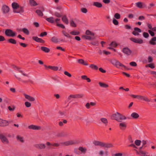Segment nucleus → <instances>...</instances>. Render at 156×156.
I'll list each match as a JSON object with an SVG mask.
<instances>
[{"instance_id":"nucleus-1","label":"nucleus","mask_w":156,"mask_h":156,"mask_svg":"<svg viewBox=\"0 0 156 156\" xmlns=\"http://www.w3.org/2000/svg\"><path fill=\"white\" fill-rule=\"evenodd\" d=\"M111 118L112 119L115 120L119 122H121L122 120H125L127 119L125 116L118 112L113 114Z\"/></svg>"},{"instance_id":"nucleus-2","label":"nucleus","mask_w":156,"mask_h":156,"mask_svg":"<svg viewBox=\"0 0 156 156\" xmlns=\"http://www.w3.org/2000/svg\"><path fill=\"white\" fill-rule=\"evenodd\" d=\"M117 68H119L120 67H123L126 69H129L127 68V67L120 63L118 60L115 59H112L110 61Z\"/></svg>"},{"instance_id":"nucleus-3","label":"nucleus","mask_w":156,"mask_h":156,"mask_svg":"<svg viewBox=\"0 0 156 156\" xmlns=\"http://www.w3.org/2000/svg\"><path fill=\"white\" fill-rule=\"evenodd\" d=\"M5 34L7 36L12 37H14L16 35V32L10 29L5 30Z\"/></svg>"},{"instance_id":"nucleus-4","label":"nucleus","mask_w":156,"mask_h":156,"mask_svg":"<svg viewBox=\"0 0 156 156\" xmlns=\"http://www.w3.org/2000/svg\"><path fill=\"white\" fill-rule=\"evenodd\" d=\"M75 144V142L72 140H68L66 142H62L59 143V146H65L72 145Z\"/></svg>"},{"instance_id":"nucleus-5","label":"nucleus","mask_w":156,"mask_h":156,"mask_svg":"<svg viewBox=\"0 0 156 156\" xmlns=\"http://www.w3.org/2000/svg\"><path fill=\"white\" fill-rule=\"evenodd\" d=\"M46 20L48 22L51 23H54L55 22L57 24V26H58V18H55L54 17H51L46 18Z\"/></svg>"},{"instance_id":"nucleus-6","label":"nucleus","mask_w":156,"mask_h":156,"mask_svg":"<svg viewBox=\"0 0 156 156\" xmlns=\"http://www.w3.org/2000/svg\"><path fill=\"white\" fill-rule=\"evenodd\" d=\"M15 76L19 80L22 81L23 83H27L28 81L26 80V78L19 73L16 74L15 75Z\"/></svg>"},{"instance_id":"nucleus-7","label":"nucleus","mask_w":156,"mask_h":156,"mask_svg":"<svg viewBox=\"0 0 156 156\" xmlns=\"http://www.w3.org/2000/svg\"><path fill=\"white\" fill-rule=\"evenodd\" d=\"M34 146L36 149L39 150L44 149L47 148V146L46 144L43 143H39L35 144Z\"/></svg>"},{"instance_id":"nucleus-8","label":"nucleus","mask_w":156,"mask_h":156,"mask_svg":"<svg viewBox=\"0 0 156 156\" xmlns=\"http://www.w3.org/2000/svg\"><path fill=\"white\" fill-rule=\"evenodd\" d=\"M0 139L2 142L4 144H8L9 143L8 139L3 133H0Z\"/></svg>"},{"instance_id":"nucleus-9","label":"nucleus","mask_w":156,"mask_h":156,"mask_svg":"<svg viewBox=\"0 0 156 156\" xmlns=\"http://www.w3.org/2000/svg\"><path fill=\"white\" fill-rule=\"evenodd\" d=\"M24 11V7L21 6H19V7H18L17 9L13 10V12L17 13H20L21 14L23 13Z\"/></svg>"},{"instance_id":"nucleus-10","label":"nucleus","mask_w":156,"mask_h":156,"mask_svg":"<svg viewBox=\"0 0 156 156\" xmlns=\"http://www.w3.org/2000/svg\"><path fill=\"white\" fill-rule=\"evenodd\" d=\"M46 144L47 146V149L48 150H49L51 148V146L57 147L58 146V144L57 143H53V144H51L50 142L48 141L46 142Z\"/></svg>"},{"instance_id":"nucleus-11","label":"nucleus","mask_w":156,"mask_h":156,"mask_svg":"<svg viewBox=\"0 0 156 156\" xmlns=\"http://www.w3.org/2000/svg\"><path fill=\"white\" fill-rule=\"evenodd\" d=\"M130 40L133 42L138 44H142L143 43V40L140 38H136L134 37H131Z\"/></svg>"},{"instance_id":"nucleus-12","label":"nucleus","mask_w":156,"mask_h":156,"mask_svg":"<svg viewBox=\"0 0 156 156\" xmlns=\"http://www.w3.org/2000/svg\"><path fill=\"white\" fill-rule=\"evenodd\" d=\"M2 9V12L4 14L8 13L9 11V7L6 5H3Z\"/></svg>"},{"instance_id":"nucleus-13","label":"nucleus","mask_w":156,"mask_h":156,"mask_svg":"<svg viewBox=\"0 0 156 156\" xmlns=\"http://www.w3.org/2000/svg\"><path fill=\"white\" fill-rule=\"evenodd\" d=\"M9 124V121L0 119V126H8Z\"/></svg>"},{"instance_id":"nucleus-14","label":"nucleus","mask_w":156,"mask_h":156,"mask_svg":"<svg viewBox=\"0 0 156 156\" xmlns=\"http://www.w3.org/2000/svg\"><path fill=\"white\" fill-rule=\"evenodd\" d=\"M134 29V30L133 31L132 33L135 36L139 35V33L141 32V30L138 27H135Z\"/></svg>"},{"instance_id":"nucleus-15","label":"nucleus","mask_w":156,"mask_h":156,"mask_svg":"<svg viewBox=\"0 0 156 156\" xmlns=\"http://www.w3.org/2000/svg\"><path fill=\"white\" fill-rule=\"evenodd\" d=\"M123 52L127 55H130L131 53V51L128 48H124L122 49Z\"/></svg>"},{"instance_id":"nucleus-16","label":"nucleus","mask_w":156,"mask_h":156,"mask_svg":"<svg viewBox=\"0 0 156 156\" xmlns=\"http://www.w3.org/2000/svg\"><path fill=\"white\" fill-rule=\"evenodd\" d=\"M28 128L29 129L34 130H40L41 129V126L34 125H31L28 126Z\"/></svg>"},{"instance_id":"nucleus-17","label":"nucleus","mask_w":156,"mask_h":156,"mask_svg":"<svg viewBox=\"0 0 156 156\" xmlns=\"http://www.w3.org/2000/svg\"><path fill=\"white\" fill-rule=\"evenodd\" d=\"M23 95L26 99L30 101H34L35 100V99L34 97H32L28 94L24 93L23 94Z\"/></svg>"},{"instance_id":"nucleus-18","label":"nucleus","mask_w":156,"mask_h":156,"mask_svg":"<svg viewBox=\"0 0 156 156\" xmlns=\"http://www.w3.org/2000/svg\"><path fill=\"white\" fill-rule=\"evenodd\" d=\"M32 39L36 41L41 43H44L45 41L41 38H39L36 36H34L32 37Z\"/></svg>"},{"instance_id":"nucleus-19","label":"nucleus","mask_w":156,"mask_h":156,"mask_svg":"<svg viewBox=\"0 0 156 156\" xmlns=\"http://www.w3.org/2000/svg\"><path fill=\"white\" fill-rule=\"evenodd\" d=\"M138 99L142 100L143 101L147 102H150V100L147 97L140 95H139Z\"/></svg>"},{"instance_id":"nucleus-20","label":"nucleus","mask_w":156,"mask_h":156,"mask_svg":"<svg viewBox=\"0 0 156 156\" xmlns=\"http://www.w3.org/2000/svg\"><path fill=\"white\" fill-rule=\"evenodd\" d=\"M62 16V21L66 23V24H68L69 22H68V19L67 18L66 16V15H64L63 16H62L61 15H60L59 14V17Z\"/></svg>"},{"instance_id":"nucleus-21","label":"nucleus","mask_w":156,"mask_h":156,"mask_svg":"<svg viewBox=\"0 0 156 156\" xmlns=\"http://www.w3.org/2000/svg\"><path fill=\"white\" fill-rule=\"evenodd\" d=\"M120 129L122 130H124L126 129L127 125L125 122L120 123L119 125Z\"/></svg>"},{"instance_id":"nucleus-22","label":"nucleus","mask_w":156,"mask_h":156,"mask_svg":"<svg viewBox=\"0 0 156 156\" xmlns=\"http://www.w3.org/2000/svg\"><path fill=\"white\" fill-rule=\"evenodd\" d=\"M136 6L140 8H142L146 7V5L145 4H143V3L141 2H138L136 3Z\"/></svg>"},{"instance_id":"nucleus-23","label":"nucleus","mask_w":156,"mask_h":156,"mask_svg":"<svg viewBox=\"0 0 156 156\" xmlns=\"http://www.w3.org/2000/svg\"><path fill=\"white\" fill-rule=\"evenodd\" d=\"M156 37H152L149 41L150 44L152 45H155L156 44Z\"/></svg>"},{"instance_id":"nucleus-24","label":"nucleus","mask_w":156,"mask_h":156,"mask_svg":"<svg viewBox=\"0 0 156 156\" xmlns=\"http://www.w3.org/2000/svg\"><path fill=\"white\" fill-rule=\"evenodd\" d=\"M82 38H83L86 39V40H93L95 39V37L94 36V37H91L89 36H87L85 35H83L82 36Z\"/></svg>"},{"instance_id":"nucleus-25","label":"nucleus","mask_w":156,"mask_h":156,"mask_svg":"<svg viewBox=\"0 0 156 156\" xmlns=\"http://www.w3.org/2000/svg\"><path fill=\"white\" fill-rule=\"evenodd\" d=\"M93 5V6L99 8H101L102 6V4L101 3L97 2H94Z\"/></svg>"},{"instance_id":"nucleus-26","label":"nucleus","mask_w":156,"mask_h":156,"mask_svg":"<svg viewBox=\"0 0 156 156\" xmlns=\"http://www.w3.org/2000/svg\"><path fill=\"white\" fill-rule=\"evenodd\" d=\"M100 121L102 123L104 124L105 126H107L108 123L107 119L105 118H101L100 119Z\"/></svg>"},{"instance_id":"nucleus-27","label":"nucleus","mask_w":156,"mask_h":156,"mask_svg":"<svg viewBox=\"0 0 156 156\" xmlns=\"http://www.w3.org/2000/svg\"><path fill=\"white\" fill-rule=\"evenodd\" d=\"M131 117L134 119H137L139 117V115L136 112H133L131 115Z\"/></svg>"},{"instance_id":"nucleus-28","label":"nucleus","mask_w":156,"mask_h":156,"mask_svg":"<svg viewBox=\"0 0 156 156\" xmlns=\"http://www.w3.org/2000/svg\"><path fill=\"white\" fill-rule=\"evenodd\" d=\"M16 139L18 141H19L21 143H23L24 142V141L23 137L20 135H17L16 136Z\"/></svg>"},{"instance_id":"nucleus-29","label":"nucleus","mask_w":156,"mask_h":156,"mask_svg":"<svg viewBox=\"0 0 156 156\" xmlns=\"http://www.w3.org/2000/svg\"><path fill=\"white\" fill-rule=\"evenodd\" d=\"M19 31H22L24 34L27 35H28L29 34V31L26 28H23L22 29H20L19 30Z\"/></svg>"},{"instance_id":"nucleus-30","label":"nucleus","mask_w":156,"mask_h":156,"mask_svg":"<svg viewBox=\"0 0 156 156\" xmlns=\"http://www.w3.org/2000/svg\"><path fill=\"white\" fill-rule=\"evenodd\" d=\"M41 50L46 53H48L50 51V50L49 48L44 46L41 47Z\"/></svg>"},{"instance_id":"nucleus-31","label":"nucleus","mask_w":156,"mask_h":156,"mask_svg":"<svg viewBox=\"0 0 156 156\" xmlns=\"http://www.w3.org/2000/svg\"><path fill=\"white\" fill-rule=\"evenodd\" d=\"M77 61L79 63L85 66H87L88 65L87 62H85L84 60L83 59H79L77 60Z\"/></svg>"},{"instance_id":"nucleus-32","label":"nucleus","mask_w":156,"mask_h":156,"mask_svg":"<svg viewBox=\"0 0 156 156\" xmlns=\"http://www.w3.org/2000/svg\"><path fill=\"white\" fill-rule=\"evenodd\" d=\"M52 42L54 43H57L58 41V39L57 37L53 36L51 39Z\"/></svg>"},{"instance_id":"nucleus-33","label":"nucleus","mask_w":156,"mask_h":156,"mask_svg":"<svg viewBox=\"0 0 156 156\" xmlns=\"http://www.w3.org/2000/svg\"><path fill=\"white\" fill-rule=\"evenodd\" d=\"M102 147L106 148H109L112 147V145L111 144L102 143Z\"/></svg>"},{"instance_id":"nucleus-34","label":"nucleus","mask_w":156,"mask_h":156,"mask_svg":"<svg viewBox=\"0 0 156 156\" xmlns=\"http://www.w3.org/2000/svg\"><path fill=\"white\" fill-rule=\"evenodd\" d=\"M94 144L95 146H100L102 147L103 142L98 141L94 140L93 141Z\"/></svg>"},{"instance_id":"nucleus-35","label":"nucleus","mask_w":156,"mask_h":156,"mask_svg":"<svg viewBox=\"0 0 156 156\" xmlns=\"http://www.w3.org/2000/svg\"><path fill=\"white\" fill-rule=\"evenodd\" d=\"M7 41L8 42L13 44H16V41L13 38H10L9 39H8Z\"/></svg>"},{"instance_id":"nucleus-36","label":"nucleus","mask_w":156,"mask_h":156,"mask_svg":"<svg viewBox=\"0 0 156 156\" xmlns=\"http://www.w3.org/2000/svg\"><path fill=\"white\" fill-rule=\"evenodd\" d=\"M99 84L101 87L106 88L108 87V84L103 82H100L99 83Z\"/></svg>"},{"instance_id":"nucleus-37","label":"nucleus","mask_w":156,"mask_h":156,"mask_svg":"<svg viewBox=\"0 0 156 156\" xmlns=\"http://www.w3.org/2000/svg\"><path fill=\"white\" fill-rule=\"evenodd\" d=\"M19 5L18 3L16 2H13L12 4V7L13 9V10H15L17 9L18 7H19Z\"/></svg>"},{"instance_id":"nucleus-38","label":"nucleus","mask_w":156,"mask_h":156,"mask_svg":"<svg viewBox=\"0 0 156 156\" xmlns=\"http://www.w3.org/2000/svg\"><path fill=\"white\" fill-rule=\"evenodd\" d=\"M72 98H76V97L74 94L70 95L67 98V101H71Z\"/></svg>"},{"instance_id":"nucleus-39","label":"nucleus","mask_w":156,"mask_h":156,"mask_svg":"<svg viewBox=\"0 0 156 156\" xmlns=\"http://www.w3.org/2000/svg\"><path fill=\"white\" fill-rule=\"evenodd\" d=\"M29 2L30 5L32 6H36L37 5V2L34 0H30Z\"/></svg>"},{"instance_id":"nucleus-40","label":"nucleus","mask_w":156,"mask_h":156,"mask_svg":"<svg viewBox=\"0 0 156 156\" xmlns=\"http://www.w3.org/2000/svg\"><path fill=\"white\" fill-rule=\"evenodd\" d=\"M78 149L79 150L84 153H85L86 151H87V149L85 147L83 148L82 147H79Z\"/></svg>"},{"instance_id":"nucleus-41","label":"nucleus","mask_w":156,"mask_h":156,"mask_svg":"<svg viewBox=\"0 0 156 156\" xmlns=\"http://www.w3.org/2000/svg\"><path fill=\"white\" fill-rule=\"evenodd\" d=\"M67 133L64 132H62L59 134V136L65 137L68 136Z\"/></svg>"},{"instance_id":"nucleus-42","label":"nucleus","mask_w":156,"mask_h":156,"mask_svg":"<svg viewBox=\"0 0 156 156\" xmlns=\"http://www.w3.org/2000/svg\"><path fill=\"white\" fill-rule=\"evenodd\" d=\"M86 34L87 35H91L92 37H94V34L93 33L91 32L89 30H87L86 32Z\"/></svg>"},{"instance_id":"nucleus-43","label":"nucleus","mask_w":156,"mask_h":156,"mask_svg":"<svg viewBox=\"0 0 156 156\" xmlns=\"http://www.w3.org/2000/svg\"><path fill=\"white\" fill-rule=\"evenodd\" d=\"M90 67L92 69L95 70H98V67L95 65L93 64H91L90 65Z\"/></svg>"},{"instance_id":"nucleus-44","label":"nucleus","mask_w":156,"mask_h":156,"mask_svg":"<svg viewBox=\"0 0 156 156\" xmlns=\"http://www.w3.org/2000/svg\"><path fill=\"white\" fill-rule=\"evenodd\" d=\"M117 45V44L115 41L112 42L110 44V46L111 47L114 48L116 47Z\"/></svg>"},{"instance_id":"nucleus-45","label":"nucleus","mask_w":156,"mask_h":156,"mask_svg":"<svg viewBox=\"0 0 156 156\" xmlns=\"http://www.w3.org/2000/svg\"><path fill=\"white\" fill-rule=\"evenodd\" d=\"M36 12L39 16H42L43 15V13L40 10H37L36 11Z\"/></svg>"},{"instance_id":"nucleus-46","label":"nucleus","mask_w":156,"mask_h":156,"mask_svg":"<svg viewBox=\"0 0 156 156\" xmlns=\"http://www.w3.org/2000/svg\"><path fill=\"white\" fill-rule=\"evenodd\" d=\"M70 24L71 26L72 27H76V25L73 20H71L70 21Z\"/></svg>"},{"instance_id":"nucleus-47","label":"nucleus","mask_w":156,"mask_h":156,"mask_svg":"<svg viewBox=\"0 0 156 156\" xmlns=\"http://www.w3.org/2000/svg\"><path fill=\"white\" fill-rule=\"evenodd\" d=\"M80 33V32L79 31H72L70 32V34L73 35H79Z\"/></svg>"},{"instance_id":"nucleus-48","label":"nucleus","mask_w":156,"mask_h":156,"mask_svg":"<svg viewBox=\"0 0 156 156\" xmlns=\"http://www.w3.org/2000/svg\"><path fill=\"white\" fill-rule=\"evenodd\" d=\"M90 44L94 46H98L99 44V43L97 41H93L90 43Z\"/></svg>"},{"instance_id":"nucleus-49","label":"nucleus","mask_w":156,"mask_h":156,"mask_svg":"<svg viewBox=\"0 0 156 156\" xmlns=\"http://www.w3.org/2000/svg\"><path fill=\"white\" fill-rule=\"evenodd\" d=\"M141 142V141L140 140H136L135 141V144L137 146H139L140 145V144Z\"/></svg>"},{"instance_id":"nucleus-50","label":"nucleus","mask_w":156,"mask_h":156,"mask_svg":"<svg viewBox=\"0 0 156 156\" xmlns=\"http://www.w3.org/2000/svg\"><path fill=\"white\" fill-rule=\"evenodd\" d=\"M8 108L10 111H13L15 109V107L14 106H12V107L10 106H9Z\"/></svg>"},{"instance_id":"nucleus-51","label":"nucleus","mask_w":156,"mask_h":156,"mask_svg":"<svg viewBox=\"0 0 156 156\" xmlns=\"http://www.w3.org/2000/svg\"><path fill=\"white\" fill-rule=\"evenodd\" d=\"M25 105L27 108L30 107L31 106V104L29 102L26 101L25 102Z\"/></svg>"},{"instance_id":"nucleus-52","label":"nucleus","mask_w":156,"mask_h":156,"mask_svg":"<svg viewBox=\"0 0 156 156\" xmlns=\"http://www.w3.org/2000/svg\"><path fill=\"white\" fill-rule=\"evenodd\" d=\"M80 11L83 13H86L87 12V9L85 8H82L81 9Z\"/></svg>"},{"instance_id":"nucleus-53","label":"nucleus","mask_w":156,"mask_h":156,"mask_svg":"<svg viewBox=\"0 0 156 156\" xmlns=\"http://www.w3.org/2000/svg\"><path fill=\"white\" fill-rule=\"evenodd\" d=\"M114 17L117 19H119L120 18V15L118 13H116L114 15Z\"/></svg>"},{"instance_id":"nucleus-54","label":"nucleus","mask_w":156,"mask_h":156,"mask_svg":"<svg viewBox=\"0 0 156 156\" xmlns=\"http://www.w3.org/2000/svg\"><path fill=\"white\" fill-rule=\"evenodd\" d=\"M129 65L133 66H136L137 65L136 63L134 62H132L129 63Z\"/></svg>"},{"instance_id":"nucleus-55","label":"nucleus","mask_w":156,"mask_h":156,"mask_svg":"<svg viewBox=\"0 0 156 156\" xmlns=\"http://www.w3.org/2000/svg\"><path fill=\"white\" fill-rule=\"evenodd\" d=\"M64 73L66 75L68 76L69 77H70L72 76V75L71 74L67 71H65L64 72Z\"/></svg>"},{"instance_id":"nucleus-56","label":"nucleus","mask_w":156,"mask_h":156,"mask_svg":"<svg viewBox=\"0 0 156 156\" xmlns=\"http://www.w3.org/2000/svg\"><path fill=\"white\" fill-rule=\"evenodd\" d=\"M143 36L145 38H147L149 36V35L147 33L144 32L143 33Z\"/></svg>"},{"instance_id":"nucleus-57","label":"nucleus","mask_w":156,"mask_h":156,"mask_svg":"<svg viewBox=\"0 0 156 156\" xmlns=\"http://www.w3.org/2000/svg\"><path fill=\"white\" fill-rule=\"evenodd\" d=\"M113 23L115 25H117L119 24L118 21L115 19H114L113 20Z\"/></svg>"},{"instance_id":"nucleus-58","label":"nucleus","mask_w":156,"mask_h":156,"mask_svg":"<svg viewBox=\"0 0 156 156\" xmlns=\"http://www.w3.org/2000/svg\"><path fill=\"white\" fill-rule=\"evenodd\" d=\"M47 33L46 32H44L41 33L40 35V36L41 37H43L44 36L47 35Z\"/></svg>"},{"instance_id":"nucleus-59","label":"nucleus","mask_w":156,"mask_h":156,"mask_svg":"<svg viewBox=\"0 0 156 156\" xmlns=\"http://www.w3.org/2000/svg\"><path fill=\"white\" fill-rule=\"evenodd\" d=\"M153 60V58L151 56H149L148 58V62H151Z\"/></svg>"},{"instance_id":"nucleus-60","label":"nucleus","mask_w":156,"mask_h":156,"mask_svg":"<svg viewBox=\"0 0 156 156\" xmlns=\"http://www.w3.org/2000/svg\"><path fill=\"white\" fill-rule=\"evenodd\" d=\"M75 96L76 97V98H81L83 97V94H78L77 95H75Z\"/></svg>"},{"instance_id":"nucleus-61","label":"nucleus","mask_w":156,"mask_h":156,"mask_svg":"<svg viewBox=\"0 0 156 156\" xmlns=\"http://www.w3.org/2000/svg\"><path fill=\"white\" fill-rule=\"evenodd\" d=\"M128 139L130 143H132V144L133 143V141L132 140V137L131 136H128Z\"/></svg>"},{"instance_id":"nucleus-62","label":"nucleus","mask_w":156,"mask_h":156,"mask_svg":"<svg viewBox=\"0 0 156 156\" xmlns=\"http://www.w3.org/2000/svg\"><path fill=\"white\" fill-rule=\"evenodd\" d=\"M148 31L151 36L153 37L154 36V33L153 31L150 30H149Z\"/></svg>"},{"instance_id":"nucleus-63","label":"nucleus","mask_w":156,"mask_h":156,"mask_svg":"<svg viewBox=\"0 0 156 156\" xmlns=\"http://www.w3.org/2000/svg\"><path fill=\"white\" fill-rule=\"evenodd\" d=\"M5 40L4 37L0 35V41H3Z\"/></svg>"},{"instance_id":"nucleus-64","label":"nucleus","mask_w":156,"mask_h":156,"mask_svg":"<svg viewBox=\"0 0 156 156\" xmlns=\"http://www.w3.org/2000/svg\"><path fill=\"white\" fill-rule=\"evenodd\" d=\"M145 19V17L143 16H140L138 17L139 20H144Z\"/></svg>"}]
</instances>
